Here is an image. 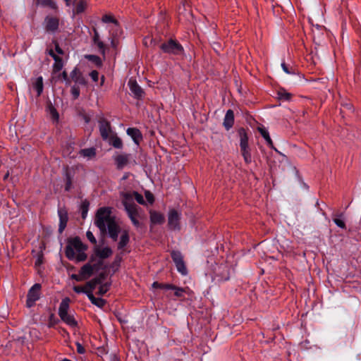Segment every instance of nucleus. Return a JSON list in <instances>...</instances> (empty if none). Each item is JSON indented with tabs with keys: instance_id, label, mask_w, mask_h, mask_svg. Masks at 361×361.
<instances>
[{
	"instance_id": "obj_32",
	"label": "nucleus",
	"mask_w": 361,
	"mask_h": 361,
	"mask_svg": "<svg viewBox=\"0 0 361 361\" xmlns=\"http://www.w3.org/2000/svg\"><path fill=\"white\" fill-rule=\"evenodd\" d=\"M277 95H278V98L279 99L283 100V101H289L292 97V94L288 92L284 89L279 90L278 91Z\"/></svg>"
},
{
	"instance_id": "obj_47",
	"label": "nucleus",
	"mask_w": 361,
	"mask_h": 361,
	"mask_svg": "<svg viewBox=\"0 0 361 361\" xmlns=\"http://www.w3.org/2000/svg\"><path fill=\"white\" fill-rule=\"evenodd\" d=\"M122 260V257L120 255H116V257H115V259L114 261V262L112 263V267H116V269H118V267L120 266V263Z\"/></svg>"
},
{
	"instance_id": "obj_21",
	"label": "nucleus",
	"mask_w": 361,
	"mask_h": 361,
	"mask_svg": "<svg viewBox=\"0 0 361 361\" xmlns=\"http://www.w3.org/2000/svg\"><path fill=\"white\" fill-rule=\"evenodd\" d=\"M70 302L71 300L68 297L61 300L59 307V316L68 313Z\"/></svg>"
},
{
	"instance_id": "obj_11",
	"label": "nucleus",
	"mask_w": 361,
	"mask_h": 361,
	"mask_svg": "<svg viewBox=\"0 0 361 361\" xmlns=\"http://www.w3.org/2000/svg\"><path fill=\"white\" fill-rule=\"evenodd\" d=\"M100 267L97 265V264L94 263L91 264L90 262L83 265L80 270V274L83 279V280H86L89 279L93 274L94 270L99 269Z\"/></svg>"
},
{
	"instance_id": "obj_56",
	"label": "nucleus",
	"mask_w": 361,
	"mask_h": 361,
	"mask_svg": "<svg viewBox=\"0 0 361 361\" xmlns=\"http://www.w3.org/2000/svg\"><path fill=\"white\" fill-rule=\"evenodd\" d=\"M76 71H77V69H76V68H75V69L72 71L71 74L73 75V73H75L76 72Z\"/></svg>"
},
{
	"instance_id": "obj_9",
	"label": "nucleus",
	"mask_w": 361,
	"mask_h": 361,
	"mask_svg": "<svg viewBox=\"0 0 361 361\" xmlns=\"http://www.w3.org/2000/svg\"><path fill=\"white\" fill-rule=\"evenodd\" d=\"M171 256L173 262L176 264L178 271L183 276L187 275L188 270L183 260V257L180 252L173 250L171 252Z\"/></svg>"
},
{
	"instance_id": "obj_7",
	"label": "nucleus",
	"mask_w": 361,
	"mask_h": 361,
	"mask_svg": "<svg viewBox=\"0 0 361 361\" xmlns=\"http://www.w3.org/2000/svg\"><path fill=\"white\" fill-rule=\"evenodd\" d=\"M114 160L116 168L119 170L123 169L128 165H135L136 161L133 158L130 154H119L114 157Z\"/></svg>"
},
{
	"instance_id": "obj_51",
	"label": "nucleus",
	"mask_w": 361,
	"mask_h": 361,
	"mask_svg": "<svg viewBox=\"0 0 361 361\" xmlns=\"http://www.w3.org/2000/svg\"><path fill=\"white\" fill-rule=\"evenodd\" d=\"M71 278L73 280H75L77 281H84L83 279L82 278L80 274L79 273L78 274H73L71 276Z\"/></svg>"
},
{
	"instance_id": "obj_53",
	"label": "nucleus",
	"mask_w": 361,
	"mask_h": 361,
	"mask_svg": "<svg viewBox=\"0 0 361 361\" xmlns=\"http://www.w3.org/2000/svg\"><path fill=\"white\" fill-rule=\"evenodd\" d=\"M61 75L62 77V78L65 80V81H68V74L66 73V71H63L61 73Z\"/></svg>"
},
{
	"instance_id": "obj_19",
	"label": "nucleus",
	"mask_w": 361,
	"mask_h": 361,
	"mask_svg": "<svg viewBox=\"0 0 361 361\" xmlns=\"http://www.w3.org/2000/svg\"><path fill=\"white\" fill-rule=\"evenodd\" d=\"M150 221L154 224H161L164 221V216L160 212L151 210L149 212Z\"/></svg>"
},
{
	"instance_id": "obj_39",
	"label": "nucleus",
	"mask_w": 361,
	"mask_h": 361,
	"mask_svg": "<svg viewBox=\"0 0 361 361\" xmlns=\"http://www.w3.org/2000/svg\"><path fill=\"white\" fill-rule=\"evenodd\" d=\"M73 290L77 293H85L87 295L90 291H87V289L85 286H75L73 288Z\"/></svg>"
},
{
	"instance_id": "obj_42",
	"label": "nucleus",
	"mask_w": 361,
	"mask_h": 361,
	"mask_svg": "<svg viewBox=\"0 0 361 361\" xmlns=\"http://www.w3.org/2000/svg\"><path fill=\"white\" fill-rule=\"evenodd\" d=\"M88 59L90 61L94 62L97 65H101L102 61L99 56H94V55H88L86 56Z\"/></svg>"
},
{
	"instance_id": "obj_44",
	"label": "nucleus",
	"mask_w": 361,
	"mask_h": 361,
	"mask_svg": "<svg viewBox=\"0 0 361 361\" xmlns=\"http://www.w3.org/2000/svg\"><path fill=\"white\" fill-rule=\"evenodd\" d=\"M72 185V180L71 176L67 173H66V183L65 186V190L68 191L71 188Z\"/></svg>"
},
{
	"instance_id": "obj_57",
	"label": "nucleus",
	"mask_w": 361,
	"mask_h": 361,
	"mask_svg": "<svg viewBox=\"0 0 361 361\" xmlns=\"http://www.w3.org/2000/svg\"><path fill=\"white\" fill-rule=\"evenodd\" d=\"M85 121H86L87 123V122H89V118H87V117H85Z\"/></svg>"
},
{
	"instance_id": "obj_34",
	"label": "nucleus",
	"mask_w": 361,
	"mask_h": 361,
	"mask_svg": "<svg viewBox=\"0 0 361 361\" xmlns=\"http://www.w3.org/2000/svg\"><path fill=\"white\" fill-rule=\"evenodd\" d=\"M152 288L164 289V290H171V288H173V285L170 284V283H159L157 281H154L152 283Z\"/></svg>"
},
{
	"instance_id": "obj_36",
	"label": "nucleus",
	"mask_w": 361,
	"mask_h": 361,
	"mask_svg": "<svg viewBox=\"0 0 361 361\" xmlns=\"http://www.w3.org/2000/svg\"><path fill=\"white\" fill-rule=\"evenodd\" d=\"M132 195V201L133 202V199H135L139 204H145V202L143 198V196L138 193L137 192H133L132 193H130Z\"/></svg>"
},
{
	"instance_id": "obj_29",
	"label": "nucleus",
	"mask_w": 361,
	"mask_h": 361,
	"mask_svg": "<svg viewBox=\"0 0 361 361\" xmlns=\"http://www.w3.org/2000/svg\"><path fill=\"white\" fill-rule=\"evenodd\" d=\"M87 8V2L84 0H80L73 10V13L79 14L85 11Z\"/></svg>"
},
{
	"instance_id": "obj_26",
	"label": "nucleus",
	"mask_w": 361,
	"mask_h": 361,
	"mask_svg": "<svg viewBox=\"0 0 361 361\" xmlns=\"http://www.w3.org/2000/svg\"><path fill=\"white\" fill-rule=\"evenodd\" d=\"M109 143L114 147L117 149H121L123 147V142L120 137L116 135L110 136L109 138Z\"/></svg>"
},
{
	"instance_id": "obj_12",
	"label": "nucleus",
	"mask_w": 361,
	"mask_h": 361,
	"mask_svg": "<svg viewBox=\"0 0 361 361\" xmlns=\"http://www.w3.org/2000/svg\"><path fill=\"white\" fill-rule=\"evenodd\" d=\"M49 54L54 59V63L52 66V73L55 74L62 70L63 62L62 59L56 54L53 49H49Z\"/></svg>"
},
{
	"instance_id": "obj_43",
	"label": "nucleus",
	"mask_w": 361,
	"mask_h": 361,
	"mask_svg": "<svg viewBox=\"0 0 361 361\" xmlns=\"http://www.w3.org/2000/svg\"><path fill=\"white\" fill-rule=\"evenodd\" d=\"M71 92L74 99H77L80 95V89L77 86H73Z\"/></svg>"
},
{
	"instance_id": "obj_55",
	"label": "nucleus",
	"mask_w": 361,
	"mask_h": 361,
	"mask_svg": "<svg viewBox=\"0 0 361 361\" xmlns=\"http://www.w3.org/2000/svg\"><path fill=\"white\" fill-rule=\"evenodd\" d=\"M42 262L41 257H39L36 261V264L39 265Z\"/></svg>"
},
{
	"instance_id": "obj_16",
	"label": "nucleus",
	"mask_w": 361,
	"mask_h": 361,
	"mask_svg": "<svg viewBox=\"0 0 361 361\" xmlns=\"http://www.w3.org/2000/svg\"><path fill=\"white\" fill-rule=\"evenodd\" d=\"M58 214L59 216V231L61 233L65 229L68 222V212L65 209H59L58 210Z\"/></svg>"
},
{
	"instance_id": "obj_27",
	"label": "nucleus",
	"mask_w": 361,
	"mask_h": 361,
	"mask_svg": "<svg viewBox=\"0 0 361 361\" xmlns=\"http://www.w3.org/2000/svg\"><path fill=\"white\" fill-rule=\"evenodd\" d=\"M101 283V279L99 278H94L85 284L87 291H90L92 293L93 290L96 288L97 285Z\"/></svg>"
},
{
	"instance_id": "obj_3",
	"label": "nucleus",
	"mask_w": 361,
	"mask_h": 361,
	"mask_svg": "<svg viewBox=\"0 0 361 361\" xmlns=\"http://www.w3.org/2000/svg\"><path fill=\"white\" fill-rule=\"evenodd\" d=\"M122 202L132 224L136 228L140 227L141 223L140 220L145 219L142 209L132 201V195L130 194H124Z\"/></svg>"
},
{
	"instance_id": "obj_2",
	"label": "nucleus",
	"mask_w": 361,
	"mask_h": 361,
	"mask_svg": "<svg viewBox=\"0 0 361 361\" xmlns=\"http://www.w3.org/2000/svg\"><path fill=\"white\" fill-rule=\"evenodd\" d=\"M87 247L82 243L78 237L71 238L66 247V256L70 260L83 262L87 259L85 251Z\"/></svg>"
},
{
	"instance_id": "obj_4",
	"label": "nucleus",
	"mask_w": 361,
	"mask_h": 361,
	"mask_svg": "<svg viewBox=\"0 0 361 361\" xmlns=\"http://www.w3.org/2000/svg\"><path fill=\"white\" fill-rule=\"evenodd\" d=\"M240 137V153L246 164L252 162L251 149L248 144V135L246 130L241 128L238 131Z\"/></svg>"
},
{
	"instance_id": "obj_33",
	"label": "nucleus",
	"mask_w": 361,
	"mask_h": 361,
	"mask_svg": "<svg viewBox=\"0 0 361 361\" xmlns=\"http://www.w3.org/2000/svg\"><path fill=\"white\" fill-rule=\"evenodd\" d=\"M47 109L52 119L55 121H58L59 118V115L56 109L54 108V106L51 104H50L48 105Z\"/></svg>"
},
{
	"instance_id": "obj_48",
	"label": "nucleus",
	"mask_w": 361,
	"mask_h": 361,
	"mask_svg": "<svg viewBox=\"0 0 361 361\" xmlns=\"http://www.w3.org/2000/svg\"><path fill=\"white\" fill-rule=\"evenodd\" d=\"M145 198L150 203L152 204L154 201V195L148 190L145 192Z\"/></svg>"
},
{
	"instance_id": "obj_52",
	"label": "nucleus",
	"mask_w": 361,
	"mask_h": 361,
	"mask_svg": "<svg viewBox=\"0 0 361 361\" xmlns=\"http://www.w3.org/2000/svg\"><path fill=\"white\" fill-rule=\"evenodd\" d=\"M77 351L80 354H83L85 352L84 347L79 343H77Z\"/></svg>"
},
{
	"instance_id": "obj_1",
	"label": "nucleus",
	"mask_w": 361,
	"mask_h": 361,
	"mask_svg": "<svg viewBox=\"0 0 361 361\" xmlns=\"http://www.w3.org/2000/svg\"><path fill=\"white\" fill-rule=\"evenodd\" d=\"M111 213V207H104L99 208L95 216L94 224L102 233L108 231L109 236L116 241L118 239L119 226Z\"/></svg>"
},
{
	"instance_id": "obj_6",
	"label": "nucleus",
	"mask_w": 361,
	"mask_h": 361,
	"mask_svg": "<svg viewBox=\"0 0 361 361\" xmlns=\"http://www.w3.org/2000/svg\"><path fill=\"white\" fill-rule=\"evenodd\" d=\"M112 250L109 247L103 248L96 247L94 250V254L90 257V262H94L98 258L96 264L100 267L102 265V261L108 258L112 255Z\"/></svg>"
},
{
	"instance_id": "obj_37",
	"label": "nucleus",
	"mask_w": 361,
	"mask_h": 361,
	"mask_svg": "<svg viewBox=\"0 0 361 361\" xmlns=\"http://www.w3.org/2000/svg\"><path fill=\"white\" fill-rule=\"evenodd\" d=\"M281 68H282L283 71L287 74H290V75L295 74V69L292 66L288 67V66L284 61H283L281 63Z\"/></svg>"
},
{
	"instance_id": "obj_13",
	"label": "nucleus",
	"mask_w": 361,
	"mask_h": 361,
	"mask_svg": "<svg viewBox=\"0 0 361 361\" xmlns=\"http://www.w3.org/2000/svg\"><path fill=\"white\" fill-rule=\"evenodd\" d=\"M59 25V20L56 17L47 16L44 20V27L47 32H56Z\"/></svg>"
},
{
	"instance_id": "obj_17",
	"label": "nucleus",
	"mask_w": 361,
	"mask_h": 361,
	"mask_svg": "<svg viewBox=\"0 0 361 361\" xmlns=\"http://www.w3.org/2000/svg\"><path fill=\"white\" fill-rule=\"evenodd\" d=\"M223 124L227 130L233 127L234 124V114L231 109H228L226 111Z\"/></svg>"
},
{
	"instance_id": "obj_5",
	"label": "nucleus",
	"mask_w": 361,
	"mask_h": 361,
	"mask_svg": "<svg viewBox=\"0 0 361 361\" xmlns=\"http://www.w3.org/2000/svg\"><path fill=\"white\" fill-rule=\"evenodd\" d=\"M40 283H35L28 290L26 300V306L29 308L33 307L36 302L40 299L41 297Z\"/></svg>"
},
{
	"instance_id": "obj_49",
	"label": "nucleus",
	"mask_w": 361,
	"mask_h": 361,
	"mask_svg": "<svg viewBox=\"0 0 361 361\" xmlns=\"http://www.w3.org/2000/svg\"><path fill=\"white\" fill-rule=\"evenodd\" d=\"M90 76L94 82H97L99 79V73L97 71L94 70L90 72Z\"/></svg>"
},
{
	"instance_id": "obj_20",
	"label": "nucleus",
	"mask_w": 361,
	"mask_h": 361,
	"mask_svg": "<svg viewBox=\"0 0 361 361\" xmlns=\"http://www.w3.org/2000/svg\"><path fill=\"white\" fill-rule=\"evenodd\" d=\"M61 319L66 323L67 325L72 328H75L78 326V322L75 319L73 315L70 314H65L63 315L59 316Z\"/></svg>"
},
{
	"instance_id": "obj_14",
	"label": "nucleus",
	"mask_w": 361,
	"mask_h": 361,
	"mask_svg": "<svg viewBox=\"0 0 361 361\" xmlns=\"http://www.w3.org/2000/svg\"><path fill=\"white\" fill-rule=\"evenodd\" d=\"M99 132L102 137L105 140L110 137L111 133V125L106 119L99 121Z\"/></svg>"
},
{
	"instance_id": "obj_22",
	"label": "nucleus",
	"mask_w": 361,
	"mask_h": 361,
	"mask_svg": "<svg viewBox=\"0 0 361 361\" xmlns=\"http://www.w3.org/2000/svg\"><path fill=\"white\" fill-rule=\"evenodd\" d=\"M257 130L259 132V133L261 134V135L264 138V140H266L267 143V145L271 148V149H274V144H273V142L269 136V133L268 132V130L263 126H261V127H258L257 128Z\"/></svg>"
},
{
	"instance_id": "obj_38",
	"label": "nucleus",
	"mask_w": 361,
	"mask_h": 361,
	"mask_svg": "<svg viewBox=\"0 0 361 361\" xmlns=\"http://www.w3.org/2000/svg\"><path fill=\"white\" fill-rule=\"evenodd\" d=\"M338 216L342 217L343 214H341ZM333 221L338 227L341 228H345V224L341 218L336 217L334 218Z\"/></svg>"
},
{
	"instance_id": "obj_46",
	"label": "nucleus",
	"mask_w": 361,
	"mask_h": 361,
	"mask_svg": "<svg viewBox=\"0 0 361 361\" xmlns=\"http://www.w3.org/2000/svg\"><path fill=\"white\" fill-rule=\"evenodd\" d=\"M109 290V286L107 284H103L99 286L98 293L101 295H104Z\"/></svg>"
},
{
	"instance_id": "obj_15",
	"label": "nucleus",
	"mask_w": 361,
	"mask_h": 361,
	"mask_svg": "<svg viewBox=\"0 0 361 361\" xmlns=\"http://www.w3.org/2000/svg\"><path fill=\"white\" fill-rule=\"evenodd\" d=\"M128 86L130 92L137 99L142 98L144 95V91L141 87L137 84L135 80L130 79Z\"/></svg>"
},
{
	"instance_id": "obj_41",
	"label": "nucleus",
	"mask_w": 361,
	"mask_h": 361,
	"mask_svg": "<svg viewBox=\"0 0 361 361\" xmlns=\"http://www.w3.org/2000/svg\"><path fill=\"white\" fill-rule=\"evenodd\" d=\"M89 203L87 202H83L81 205L82 209V218H85L87 211H88Z\"/></svg>"
},
{
	"instance_id": "obj_23",
	"label": "nucleus",
	"mask_w": 361,
	"mask_h": 361,
	"mask_svg": "<svg viewBox=\"0 0 361 361\" xmlns=\"http://www.w3.org/2000/svg\"><path fill=\"white\" fill-rule=\"evenodd\" d=\"M127 134L130 135L136 144L142 139V134L140 131L134 128H129L127 129Z\"/></svg>"
},
{
	"instance_id": "obj_40",
	"label": "nucleus",
	"mask_w": 361,
	"mask_h": 361,
	"mask_svg": "<svg viewBox=\"0 0 361 361\" xmlns=\"http://www.w3.org/2000/svg\"><path fill=\"white\" fill-rule=\"evenodd\" d=\"M102 20V22H104L105 23H117L116 20L114 19V18L111 15L103 16Z\"/></svg>"
},
{
	"instance_id": "obj_30",
	"label": "nucleus",
	"mask_w": 361,
	"mask_h": 361,
	"mask_svg": "<svg viewBox=\"0 0 361 361\" xmlns=\"http://www.w3.org/2000/svg\"><path fill=\"white\" fill-rule=\"evenodd\" d=\"M171 290H174V295L176 297H182L183 294L184 293L189 294L191 292L188 288H180V287L176 286L174 285H173V288H171Z\"/></svg>"
},
{
	"instance_id": "obj_25",
	"label": "nucleus",
	"mask_w": 361,
	"mask_h": 361,
	"mask_svg": "<svg viewBox=\"0 0 361 361\" xmlns=\"http://www.w3.org/2000/svg\"><path fill=\"white\" fill-rule=\"evenodd\" d=\"M130 237L128 235V232L127 231H124L120 237V240L118 244V249L123 250L129 243Z\"/></svg>"
},
{
	"instance_id": "obj_35",
	"label": "nucleus",
	"mask_w": 361,
	"mask_h": 361,
	"mask_svg": "<svg viewBox=\"0 0 361 361\" xmlns=\"http://www.w3.org/2000/svg\"><path fill=\"white\" fill-rule=\"evenodd\" d=\"M94 44L98 47V48L102 51L104 52V43L100 40L99 34L95 32L94 36L93 38Z\"/></svg>"
},
{
	"instance_id": "obj_58",
	"label": "nucleus",
	"mask_w": 361,
	"mask_h": 361,
	"mask_svg": "<svg viewBox=\"0 0 361 361\" xmlns=\"http://www.w3.org/2000/svg\"><path fill=\"white\" fill-rule=\"evenodd\" d=\"M8 176V173H6V175H5V178H6Z\"/></svg>"
},
{
	"instance_id": "obj_50",
	"label": "nucleus",
	"mask_w": 361,
	"mask_h": 361,
	"mask_svg": "<svg viewBox=\"0 0 361 361\" xmlns=\"http://www.w3.org/2000/svg\"><path fill=\"white\" fill-rule=\"evenodd\" d=\"M55 46V51L54 52L57 53L59 55H63L64 54L63 49L59 47V44L57 42H54Z\"/></svg>"
},
{
	"instance_id": "obj_18",
	"label": "nucleus",
	"mask_w": 361,
	"mask_h": 361,
	"mask_svg": "<svg viewBox=\"0 0 361 361\" xmlns=\"http://www.w3.org/2000/svg\"><path fill=\"white\" fill-rule=\"evenodd\" d=\"M32 88L37 92V97H39L44 89L43 78L42 76L36 78L32 82Z\"/></svg>"
},
{
	"instance_id": "obj_10",
	"label": "nucleus",
	"mask_w": 361,
	"mask_h": 361,
	"mask_svg": "<svg viewBox=\"0 0 361 361\" xmlns=\"http://www.w3.org/2000/svg\"><path fill=\"white\" fill-rule=\"evenodd\" d=\"M179 221L180 215L178 212L175 209L170 210L168 217V225L170 229L178 230L180 228Z\"/></svg>"
},
{
	"instance_id": "obj_8",
	"label": "nucleus",
	"mask_w": 361,
	"mask_h": 361,
	"mask_svg": "<svg viewBox=\"0 0 361 361\" xmlns=\"http://www.w3.org/2000/svg\"><path fill=\"white\" fill-rule=\"evenodd\" d=\"M161 49L164 53L172 54H181L183 53V46L176 40L170 39L161 45Z\"/></svg>"
},
{
	"instance_id": "obj_28",
	"label": "nucleus",
	"mask_w": 361,
	"mask_h": 361,
	"mask_svg": "<svg viewBox=\"0 0 361 361\" xmlns=\"http://www.w3.org/2000/svg\"><path fill=\"white\" fill-rule=\"evenodd\" d=\"M37 3L43 7H48L54 10L57 8L56 4L53 0H37Z\"/></svg>"
},
{
	"instance_id": "obj_24",
	"label": "nucleus",
	"mask_w": 361,
	"mask_h": 361,
	"mask_svg": "<svg viewBox=\"0 0 361 361\" xmlns=\"http://www.w3.org/2000/svg\"><path fill=\"white\" fill-rule=\"evenodd\" d=\"M87 297L91 302L97 306L98 307H103L106 304V300L101 298H96L94 296L93 293L89 292L87 294Z\"/></svg>"
},
{
	"instance_id": "obj_54",
	"label": "nucleus",
	"mask_w": 361,
	"mask_h": 361,
	"mask_svg": "<svg viewBox=\"0 0 361 361\" xmlns=\"http://www.w3.org/2000/svg\"><path fill=\"white\" fill-rule=\"evenodd\" d=\"M66 1V6H69L71 5V4L75 1V0H64Z\"/></svg>"
},
{
	"instance_id": "obj_45",
	"label": "nucleus",
	"mask_w": 361,
	"mask_h": 361,
	"mask_svg": "<svg viewBox=\"0 0 361 361\" xmlns=\"http://www.w3.org/2000/svg\"><path fill=\"white\" fill-rule=\"evenodd\" d=\"M87 238L92 243L96 244L97 240L95 237L94 236L93 233L90 231H87L86 233Z\"/></svg>"
},
{
	"instance_id": "obj_31",
	"label": "nucleus",
	"mask_w": 361,
	"mask_h": 361,
	"mask_svg": "<svg viewBox=\"0 0 361 361\" xmlns=\"http://www.w3.org/2000/svg\"><path fill=\"white\" fill-rule=\"evenodd\" d=\"M80 154L84 157H87L89 159L92 158L95 156L96 152L94 148H87L83 149L80 151Z\"/></svg>"
}]
</instances>
